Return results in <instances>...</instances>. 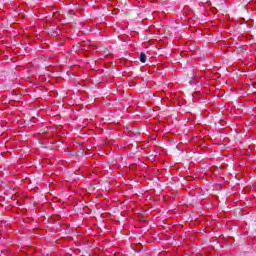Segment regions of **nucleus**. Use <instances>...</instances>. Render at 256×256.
<instances>
[{
    "label": "nucleus",
    "instance_id": "1",
    "mask_svg": "<svg viewBox=\"0 0 256 256\" xmlns=\"http://www.w3.org/2000/svg\"><path fill=\"white\" fill-rule=\"evenodd\" d=\"M140 61H141V63L147 62V55L143 52L140 54Z\"/></svg>",
    "mask_w": 256,
    "mask_h": 256
},
{
    "label": "nucleus",
    "instance_id": "2",
    "mask_svg": "<svg viewBox=\"0 0 256 256\" xmlns=\"http://www.w3.org/2000/svg\"><path fill=\"white\" fill-rule=\"evenodd\" d=\"M78 49H85V48H84V47H82V45H81V44H79Z\"/></svg>",
    "mask_w": 256,
    "mask_h": 256
}]
</instances>
